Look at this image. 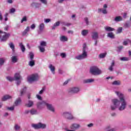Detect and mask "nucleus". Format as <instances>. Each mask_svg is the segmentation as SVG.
<instances>
[{"mask_svg":"<svg viewBox=\"0 0 131 131\" xmlns=\"http://www.w3.org/2000/svg\"><path fill=\"white\" fill-rule=\"evenodd\" d=\"M45 30V24L40 23L38 26V33L40 34Z\"/></svg>","mask_w":131,"mask_h":131,"instance_id":"obj_13","label":"nucleus"},{"mask_svg":"<svg viewBox=\"0 0 131 131\" xmlns=\"http://www.w3.org/2000/svg\"><path fill=\"white\" fill-rule=\"evenodd\" d=\"M5 62H6V59L0 58V66H3L5 64Z\"/></svg>","mask_w":131,"mask_h":131,"instance_id":"obj_36","label":"nucleus"},{"mask_svg":"<svg viewBox=\"0 0 131 131\" xmlns=\"http://www.w3.org/2000/svg\"><path fill=\"white\" fill-rule=\"evenodd\" d=\"M120 60L121 61H128V60H129V59L128 58V57H121L120 58Z\"/></svg>","mask_w":131,"mask_h":131,"instance_id":"obj_41","label":"nucleus"},{"mask_svg":"<svg viewBox=\"0 0 131 131\" xmlns=\"http://www.w3.org/2000/svg\"><path fill=\"white\" fill-rule=\"evenodd\" d=\"M122 32V27H119L117 30V34L121 33Z\"/></svg>","mask_w":131,"mask_h":131,"instance_id":"obj_43","label":"nucleus"},{"mask_svg":"<svg viewBox=\"0 0 131 131\" xmlns=\"http://www.w3.org/2000/svg\"><path fill=\"white\" fill-rule=\"evenodd\" d=\"M124 26L125 27H126V28H129V27H130V23L126 22L124 24Z\"/></svg>","mask_w":131,"mask_h":131,"instance_id":"obj_44","label":"nucleus"},{"mask_svg":"<svg viewBox=\"0 0 131 131\" xmlns=\"http://www.w3.org/2000/svg\"><path fill=\"white\" fill-rule=\"evenodd\" d=\"M106 57V53H102L99 55V58L102 59L103 58H105Z\"/></svg>","mask_w":131,"mask_h":131,"instance_id":"obj_48","label":"nucleus"},{"mask_svg":"<svg viewBox=\"0 0 131 131\" xmlns=\"http://www.w3.org/2000/svg\"><path fill=\"white\" fill-rule=\"evenodd\" d=\"M29 66H31V67H32L35 65V62H34V60H31V61L29 62Z\"/></svg>","mask_w":131,"mask_h":131,"instance_id":"obj_39","label":"nucleus"},{"mask_svg":"<svg viewBox=\"0 0 131 131\" xmlns=\"http://www.w3.org/2000/svg\"><path fill=\"white\" fill-rule=\"evenodd\" d=\"M34 105V102L32 100H29L28 102L25 104V106L28 108H31Z\"/></svg>","mask_w":131,"mask_h":131,"instance_id":"obj_14","label":"nucleus"},{"mask_svg":"<svg viewBox=\"0 0 131 131\" xmlns=\"http://www.w3.org/2000/svg\"><path fill=\"white\" fill-rule=\"evenodd\" d=\"M60 56H61V58H66V53H61L60 54Z\"/></svg>","mask_w":131,"mask_h":131,"instance_id":"obj_51","label":"nucleus"},{"mask_svg":"<svg viewBox=\"0 0 131 131\" xmlns=\"http://www.w3.org/2000/svg\"><path fill=\"white\" fill-rule=\"evenodd\" d=\"M31 126L32 127H33V128H34L35 129H39L40 128L45 129V128H47V125L46 124H43L40 122L37 124H32Z\"/></svg>","mask_w":131,"mask_h":131,"instance_id":"obj_6","label":"nucleus"},{"mask_svg":"<svg viewBox=\"0 0 131 131\" xmlns=\"http://www.w3.org/2000/svg\"><path fill=\"white\" fill-rule=\"evenodd\" d=\"M113 85H120L121 82L120 80H115L112 83Z\"/></svg>","mask_w":131,"mask_h":131,"instance_id":"obj_29","label":"nucleus"},{"mask_svg":"<svg viewBox=\"0 0 131 131\" xmlns=\"http://www.w3.org/2000/svg\"><path fill=\"white\" fill-rule=\"evenodd\" d=\"M36 98L38 99V100H42V98H41V96H40L39 95H36Z\"/></svg>","mask_w":131,"mask_h":131,"instance_id":"obj_58","label":"nucleus"},{"mask_svg":"<svg viewBox=\"0 0 131 131\" xmlns=\"http://www.w3.org/2000/svg\"><path fill=\"white\" fill-rule=\"evenodd\" d=\"M68 34H73L74 33V32L73 30H69L68 31Z\"/></svg>","mask_w":131,"mask_h":131,"instance_id":"obj_59","label":"nucleus"},{"mask_svg":"<svg viewBox=\"0 0 131 131\" xmlns=\"http://www.w3.org/2000/svg\"><path fill=\"white\" fill-rule=\"evenodd\" d=\"M61 24L62 26H67L68 27H69V26H71V23H68L66 22H62L61 23Z\"/></svg>","mask_w":131,"mask_h":131,"instance_id":"obj_38","label":"nucleus"},{"mask_svg":"<svg viewBox=\"0 0 131 131\" xmlns=\"http://www.w3.org/2000/svg\"><path fill=\"white\" fill-rule=\"evenodd\" d=\"M49 68L50 69V71H51L52 74H55V70H56V68L53 64H50L49 66Z\"/></svg>","mask_w":131,"mask_h":131,"instance_id":"obj_20","label":"nucleus"},{"mask_svg":"<svg viewBox=\"0 0 131 131\" xmlns=\"http://www.w3.org/2000/svg\"><path fill=\"white\" fill-rule=\"evenodd\" d=\"M87 126L88 127H93V126H94V124L93 123L89 124L88 125H87Z\"/></svg>","mask_w":131,"mask_h":131,"instance_id":"obj_61","label":"nucleus"},{"mask_svg":"<svg viewBox=\"0 0 131 131\" xmlns=\"http://www.w3.org/2000/svg\"><path fill=\"white\" fill-rule=\"evenodd\" d=\"M114 66H115V61H114V60H113L112 63H111V65L108 68V70L112 72L113 71V68H114Z\"/></svg>","mask_w":131,"mask_h":131,"instance_id":"obj_23","label":"nucleus"},{"mask_svg":"<svg viewBox=\"0 0 131 131\" xmlns=\"http://www.w3.org/2000/svg\"><path fill=\"white\" fill-rule=\"evenodd\" d=\"M20 103H21V99L18 98L14 102V105L15 106H18Z\"/></svg>","mask_w":131,"mask_h":131,"instance_id":"obj_35","label":"nucleus"},{"mask_svg":"<svg viewBox=\"0 0 131 131\" xmlns=\"http://www.w3.org/2000/svg\"><path fill=\"white\" fill-rule=\"evenodd\" d=\"M4 34L3 35V36L2 38H1V41H6L9 37H10V33H7L6 32L4 33Z\"/></svg>","mask_w":131,"mask_h":131,"instance_id":"obj_15","label":"nucleus"},{"mask_svg":"<svg viewBox=\"0 0 131 131\" xmlns=\"http://www.w3.org/2000/svg\"><path fill=\"white\" fill-rule=\"evenodd\" d=\"M7 79L9 81H14L15 80V79L12 77H7Z\"/></svg>","mask_w":131,"mask_h":131,"instance_id":"obj_46","label":"nucleus"},{"mask_svg":"<svg viewBox=\"0 0 131 131\" xmlns=\"http://www.w3.org/2000/svg\"><path fill=\"white\" fill-rule=\"evenodd\" d=\"M56 28H57V27L56 26V25H55L54 24V25L52 27V30H55V29H56Z\"/></svg>","mask_w":131,"mask_h":131,"instance_id":"obj_64","label":"nucleus"},{"mask_svg":"<svg viewBox=\"0 0 131 131\" xmlns=\"http://www.w3.org/2000/svg\"><path fill=\"white\" fill-rule=\"evenodd\" d=\"M40 2H41V3H42V4H43L44 5H47V4H48V2L47 1V0H39Z\"/></svg>","mask_w":131,"mask_h":131,"instance_id":"obj_53","label":"nucleus"},{"mask_svg":"<svg viewBox=\"0 0 131 131\" xmlns=\"http://www.w3.org/2000/svg\"><path fill=\"white\" fill-rule=\"evenodd\" d=\"M29 57H30V60H33L34 58V54H33V53L32 52H30Z\"/></svg>","mask_w":131,"mask_h":131,"instance_id":"obj_42","label":"nucleus"},{"mask_svg":"<svg viewBox=\"0 0 131 131\" xmlns=\"http://www.w3.org/2000/svg\"><path fill=\"white\" fill-rule=\"evenodd\" d=\"M128 44V39L124 41L123 42V45L124 46H127Z\"/></svg>","mask_w":131,"mask_h":131,"instance_id":"obj_54","label":"nucleus"},{"mask_svg":"<svg viewBox=\"0 0 131 131\" xmlns=\"http://www.w3.org/2000/svg\"><path fill=\"white\" fill-rule=\"evenodd\" d=\"M46 101L43 100L42 101H39L37 103V107L38 109H42V108H43V106H46Z\"/></svg>","mask_w":131,"mask_h":131,"instance_id":"obj_11","label":"nucleus"},{"mask_svg":"<svg viewBox=\"0 0 131 131\" xmlns=\"http://www.w3.org/2000/svg\"><path fill=\"white\" fill-rule=\"evenodd\" d=\"M29 30H30V27H27L26 29L23 32V35H26L29 32Z\"/></svg>","mask_w":131,"mask_h":131,"instance_id":"obj_31","label":"nucleus"},{"mask_svg":"<svg viewBox=\"0 0 131 131\" xmlns=\"http://www.w3.org/2000/svg\"><path fill=\"white\" fill-rule=\"evenodd\" d=\"M14 109H15V106L7 107V110H9V111H14Z\"/></svg>","mask_w":131,"mask_h":131,"instance_id":"obj_49","label":"nucleus"},{"mask_svg":"<svg viewBox=\"0 0 131 131\" xmlns=\"http://www.w3.org/2000/svg\"><path fill=\"white\" fill-rule=\"evenodd\" d=\"M11 62L12 63H17V62H18V56H12Z\"/></svg>","mask_w":131,"mask_h":131,"instance_id":"obj_26","label":"nucleus"},{"mask_svg":"<svg viewBox=\"0 0 131 131\" xmlns=\"http://www.w3.org/2000/svg\"><path fill=\"white\" fill-rule=\"evenodd\" d=\"M24 113L25 114H30V115H37L38 112L36 108H33L31 110H26L25 111Z\"/></svg>","mask_w":131,"mask_h":131,"instance_id":"obj_7","label":"nucleus"},{"mask_svg":"<svg viewBox=\"0 0 131 131\" xmlns=\"http://www.w3.org/2000/svg\"><path fill=\"white\" fill-rule=\"evenodd\" d=\"M58 73H59V74H63V73H64V72L63 71V70H62V69H58Z\"/></svg>","mask_w":131,"mask_h":131,"instance_id":"obj_57","label":"nucleus"},{"mask_svg":"<svg viewBox=\"0 0 131 131\" xmlns=\"http://www.w3.org/2000/svg\"><path fill=\"white\" fill-rule=\"evenodd\" d=\"M9 15V14H8V13H6V14H5V21H8V15Z\"/></svg>","mask_w":131,"mask_h":131,"instance_id":"obj_60","label":"nucleus"},{"mask_svg":"<svg viewBox=\"0 0 131 131\" xmlns=\"http://www.w3.org/2000/svg\"><path fill=\"white\" fill-rule=\"evenodd\" d=\"M26 93V87H24L20 92V96H22Z\"/></svg>","mask_w":131,"mask_h":131,"instance_id":"obj_40","label":"nucleus"},{"mask_svg":"<svg viewBox=\"0 0 131 131\" xmlns=\"http://www.w3.org/2000/svg\"><path fill=\"white\" fill-rule=\"evenodd\" d=\"M15 12H16V9H15V8H12L10 10V13H15Z\"/></svg>","mask_w":131,"mask_h":131,"instance_id":"obj_56","label":"nucleus"},{"mask_svg":"<svg viewBox=\"0 0 131 131\" xmlns=\"http://www.w3.org/2000/svg\"><path fill=\"white\" fill-rule=\"evenodd\" d=\"M60 24H61V23L59 21H56L55 24L54 25L56 26V27H58V26H60Z\"/></svg>","mask_w":131,"mask_h":131,"instance_id":"obj_52","label":"nucleus"},{"mask_svg":"<svg viewBox=\"0 0 131 131\" xmlns=\"http://www.w3.org/2000/svg\"><path fill=\"white\" fill-rule=\"evenodd\" d=\"M80 92V88L78 86H73L68 90V93L70 95H76Z\"/></svg>","mask_w":131,"mask_h":131,"instance_id":"obj_5","label":"nucleus"},{"mask_svg":"<svg viewBox=\"0 0 131 131\" xmlns=\"http://www.w3.org/2000/svg\"><path fill=\"white\" fill-rule=\"evenodd\" d=\"M47 107V109L49 110V111H50L52 113H55L56 112V110L55 109V106L53 105L52 104H50L46 102V105Z\"/></svg>","mask_w":131,"mask_h":131,"instance_id":"obj_10","label":"nucleus"},{"mask_svg":"<svg viewBox=\"0 0 131 131\" xmlns=\"http://www.w3.org/2000/svg\"><path fill=\"white\" fill-rule=\"evenodd\" d=\"M51 21H52V20L50 18H47V19H44V22L45 23H50V22H51Z\"/></svg>","mask_w":131,"mask_h":131,"instance_id":"obj_50","label":"nucleus"},{"mask_svg":"<svg viewBox=\"0 0 131 131\" xmlns=\"http://www.w3.org/2000/svg\"><path fill=\"white\" fill-rule=\"evenodd\" d=\"M88 58V46L86 43H84L82 46V52L81 54H80L75 57L76 60H84Z\"/></svg>","mask_w":131,"mask_h":131,"instance_id":"obj_2","label":"nucleus"},{"mask_svg":"<svg viewBox=\"0 0 131 131\" xmlns=\"http://www.w3.org/2000/svg\"><path fill=\"white\" fill-rule=\"evenodd\" d=\"M27 21V17L24 16L21 20V23H23V22H26Z\"/></svg>","mask_w":131,"mask_h":131,"instance_id":"obj_45","label":"nucleus"},{"mask_svg":"<svg viewBox=\"0 0 131 131\" xmlns=\"http://www.w3.org/2000/svg\"><path fill=\"white\" fill-rule=\"evenodd\" d=\"M95 81V79L91 78L85 79L83 81L84 83H92V82H94Z\"/></svg>","mask_w":131,"mask_h":131,"instance_id":"obj_24","label":"nucleus"},{"mask_svg":"<svg viewBox=\"0 0 131 131\" xmlns=\"http://www.w3.org/2000/svg\"><path fill=\"white\" fill-rule=\"evenodd\" d=\"M12 98H13L12 96L9 95H6L2 97V101H3L4 102H5L6 101H8V100H11Z\"/></svg>","mask_w":131,"mask_h":131,"instance_id":"obj_16","label":"nucleus"},{"mask_svg":"<svg viewBox=\"0 0 131 131\" xmlns=\"http://www.w3.org/2000/svg\"><path fill=\"white\" fill-rule=\"evenodd\" d=\"M8 46L9 48L12 50V53H15V45L13 42H10Z\"/></svg>","mask_w":131,"mask_h":131,"instance_id":"obj_21","label":"nucleus"},{"mask_svg":"<svg viewBox=\"0 0 131 131\" xmlns=\"http://www.w3.org/2000/svg\"><path fill=\"white\" fill-rule=\"evenodd\" d=\"M98 12L99 13L101 12L102 13V14H107V9H104V8L99 9H98Z\"/></svg>","mask_w":131,"mask_h":131,"instance_id":"obj_33","label":"nucleus"},{"mask_svg":"<svg viewBox=\"0 0 131 131\" xmlns=\"http://www.w3.org/2000/svg\"><path fill=\"white\" fill-rule=\"evenodd\" d=\"M45 47H47V42L46 41H41L40 46H38V49L41 53H44L46 51Z\"/></svg>","mask_w":131,"mask_h":131,"instance_id":"obj_9","label":"nucleus"},{"mask_svg":"<svg viewBox=\"0 0 131 131\" xmlns=\"http://www.w3.org/2000/svg\"><path fill=\"white\" fill-rule=\"evenodd\" d=\"M68 82H69V80H66L63 82V85H67V84H68Z\"/></svg>","mask_w":131,"mask_h":131,"instance_id":"obj_62","label":"nucleus"},{"mask_svg":"<svg viewBox=\"0 0 131 131\" xmlns=\"http://www.w3.org/2000/svg\"><path fill=\"white\" fill-rule=\"evenodd\" d=\"M14 129L15 131L20 130V129H21V126L16 124L14 126Z\"/></svg>","mask_w":131,"mask_h":131,"instance_id":"obj_34","label":"nucleus"},{"mask_svg":"<svg viewBox=\"0 0 131 131\" xmlns=\"http://www.w3.org/2000/svg\"><path fill=\"white\" fill-rule=\"evenodd\" d=\"M84 21L86 24V25H89L90 24V21H89V18L88 17H85L84 18Z\"/></svg>","mask_w":131,"mask_h":131,"instance_id":"obj_47","label":"nucleus"},{"mask_svg":"<svg viewBox=\"0 0 131 131\" xmlns=\"http://www.w3.org/2000/svg\"><path fill=\"white\" fill-rule=\"evenodd\" d=\"M81 35H82V36H86L88 34H89V30L84 29L82 30L81 32Z\"/></svg>","mask_w":131,"mask_h":131,"instance_id":"obj_25","label":"nucleus"},{"mask_svg":"<svg viewBox=\"0 0 131 131\" xmlns=\"http://www.w3.org/2000/svg\"><path fill=\"white\" fill-rule=\"evenodd\" d=\"M70 128L74 130H76L79 128H80V124L77 123H74L71 125Z\"/></svg>","mask_w":131,"mask_h":131,"instance_id":"obj_12","label":"nucleus"},{"mask_svg":"<svg viewBox=\"0 0 131 131\" xmlns=\"http://www.w3.org/2000/svg\"><path fill=\"white\" fill-rule=\"evenodd\" d=\"M90 73L91 75L98 76V75H101L103 73V72L98 67L93 66L90 68Z\"/></svg>","mask_w":131,"mask_h":131,"instance_id":"obj_3","label":"nucleus"},{"mask_svg":"<svg viewBox=\"0 0 131 131\" xmlns=\"http://www.w3.org/2000/svg\"><path fill=\"white\" fill-rule=\"evenodd\" d=\"M21 77L20 75V74L18 73H16L14 75V80H20V79H21Z\"/></svg>","mask_w":131,"mask_h":131,"instance_id":"obj_27","label":"nucleus"},{"mask_svg":"<svg viewBox=\"0 0 131 131\" xmlns=\"http://www.w3.org/2000/svg\"><path fill=\"white\" fill-rule=\"evenodd\" d=\"M92 37L94 40H97L99 38V33L97 32H92Z\"/></svg>","mask_w":131,"mask_h":131,"instance_id":"obj_17","label":"nucleus"},{"mask_svg":"<svg viewBox=\"0 0 131 131\" xmlns=\"http://www.w3.org/2000/svg\"><path fill=\"white\" fill-rule=\"evenodd\" d=\"M115 93L119 98L114 99L112 100V103L111 104L110 109L111 111H115L117 109L120 112L124 111L127 107V102L125 100L124 94L120 91H115Z\"/></svg>","mask_w":131,"mask_h":131,"instance_id":"obj_1","label":"nucleus"},{"mask_svg":"<svg viewBox=\"0 0 131 131\" xmlns=\"http://www.w3.org/2000/svg\"><path fill=\"white\" fill-rule=\"evenodd\" d=\"M104 30L105 31H106V32H110L111 31H114V30H115L114 28H111V27L109 26L104 27Z\"/></svg>","mask_w":131,"mask_h":131,"instance_id":"obj_22","label":"nucleus"},{"mask_svg":"<svg viewBox=\"0 0 131 131\" xmlns=\"http://www.w3.org/2000/svg\"><path fill=\"white\" fill-rule=\"evenodd\" d=\"M62 116L67 120H75V117L72 114L71 112H64L62 114Z\"/></svg>","mask_w":131,"mask_h":131,"instance_id":"obj_4","label":"nucleus"},{"mask_svg":"<svg viewBox=\"0 0 131 131\" xmlns=\"http://www.w3.org/2000/svg\"><path fill=\"white\" fill-rule=\"evenodd\" d=\"M59 40L62 42H65V41H68V37L65 35H61L59 37Z\"/></svg>","mask_w":131,"mask_h":131,"instance_id":"obj_18","label":"nucleus"},{"mask_svg":"<svg viewBox=\"0 0 131 131\" xmlns=\"http://www.w3.org/2000/svg\"><path fill=\"white\" fill-rule=\"evenodd\" d=\"M19 46L20 48V50H21V52L23 53H25V51L26 50V49L25 48V46H24V45H23V43H19Z\"/></svg>","mask_w":131,"mask_h":131,"instance_id":"obj_30","label":"nucleus"},{"mask_svg":"<svg viewBox=\"0 0 131 131\" xmlns=\"http://www.w3.org/2000/svg\"><path fill=\"white\" fill-rule=\"evenodd\" d=\"M40 6H41L40 4L35 3V2H33L31 4V7H32V8H35V9H37V8H39V7H40Z\"/></svg>","mask_w":131,"mask_h":131,"instance_id":"obj_19","label":"nucleus"},{"mask_svg":"<svg viewBox=\"0 0 131 131\" xmlns=\"http://www.w3.org/2000/svg\"><path fill=\"white\" fill-rule=\"evenodd\" d=\"M107 37H109L110 38H112V39H113L115 38V35L113 32H109L107 33Z\"/></svg>","mask_w":131,"mask_h":131,"instance_id":"obj_28","label":"nucleus"},{"mask_svg":"<svg viewBox=\"0 0 131 131\" xmlns=\"http://www.w3.org/2000/svg\"><path fill=\"white\" fill-rule=\"evenodd\" d=\"M123 49V46H119L118 47V51L121 52V50Z\"/></svg>","mask_w":131,"mask_h":131,"instance_id":"obj_55","label":"nucleus"},{"mask_svg":"<svg viewBox=\"0 0 131 131\" xmlns=\"http://www.w3.org/2000/svg\"><path fill=\"white\" fill-rule=\"evenodd\" d=\"M46 92V87L42 88L41 90L39 92L38 94L39 95H42L43 93Z\"/></svg>","mask_w":131,"mask_h":131,"instance_id":"obj_37","label":"nucleus"},{"mask_svg":"<svg viewBox=\"0 0 131 131\" xmlns=\"http://www.w3.org/2000/svg\"><path fill=\"white\" fill-rule=\"evenodd\" d=\"M114 21L115 22H120V21H122V17L120 16H117L115 18Z\"/></svg>","mask_w":131,"mask_h":131,"instance_id":"obj_32","label":"nucleus"},{"mask_svg":"<svg viewBox=\"0 0 131 131\" xmlns=\"http://www.w3.org/2000/svg\"><path fill=\"white\" fill-rule=\"evenodd\" d=\"M38 79V75L34 74L28 78V81L29 83L33 82V81H36Z\"/></svg>","mask_w":131,"mask_h":131,"instance_id":"obj_8","label":"nucleus"},{"mask_svg":"<svg viewBox=\"0 0 131 131\" xmlns=\"http://www.w3.org/2000/svg\"><path fill=\"white\" fill-rule=\"evenodd\" d=\"M31 29H35V25L32 24L31 26Z\"/></svg>","mask_w":131,"mask_h":131,"instance_id":"obj_63","label":"nucleus"}]
</instances>
